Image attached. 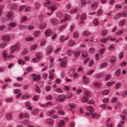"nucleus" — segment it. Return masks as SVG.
Listing matches in <instances>:
<instances>
[{
    "label": "nucleus",
    "mask_w": 127,
    "mask_h": 127,
    "mask_svg": "<svg viewBox=\"0 0 127 127\" xmlns=\"http://www.w3.org/2000/svg\"><path fill=\"white\" fill-rule=\"evenodd\" d=\"M121 73V71L119 69H117L115 72V75L116 76H119Z\"/></svg>",
    "instance_id": "nucleus-32"
},
{
    "label": "nucleus",
    "mask_w": 127,
    "mask_h": 127,
    "mask_svg": "<svg viewBox=\"0 0 127 127\" xmlns=\"http://www.w3.org/2000/svg\"><path fill=\"white\" fill-rule=\"evenodd\" d=\"M35 90L36 92L39 94H40L41 92V91L39 87L37 85L36 86Z\"/></svg>",
    "instance_id": "nucleus-27"
},
{
    "label": "nucleus",
    "mask_w": 127,
    "mask_h": 127,
    "mask_svg": "<svg viewBox=\"0 0 127 127\" xmlns=\"http://www.w3.org/2000/svg\"><path fill=\"white\" fill-rule=\"evenodd\" d=\"M110 74H108L105 77V81H107L110 78Z\"/></svg>",
    "instance_id": "nucleus-64"
},
{
    "label": "nucleus",
    "mask_w": 127,
    "mask_h": 127,
    "mask_svg": "<svg viewBox=\"0 0 127 127\" xmlns=\"http://www.w3.org/2000/svg\"><path fill=\"white\" fill-rule=\"evenodd\" d=\"M55 91L57 92L60 93H62L63 92L62 90L61 89L59 88H57L56 89Z\"/></svg>",
    "instance_id": "nucleus-56"
},
{
    "label": "nucleus",
    "mask_w": 127,
    "mask_h": 127,
    "mask_svg": "<svg viewBox=\"0 0 127 127\" xmlns=\"http://www.w3.org/2000/svg\"><path fill=\"white\" fill-rule=\"evenodd\" d=\"M107 32L106 30H104L102 32L101 35L102 36H105L107 34Z\"/></svg>",
    "instance_id": "nucleus-38"
},
{
    "label": "nucleus",
    "mask_w": 127,
    "mask_h": 127,
    "mask_svg": "<svg viewBox=\"0 0 127 127\" xmlns=\"http://www.w3.org/2000/svg\"><path fill=\"white\" fill-rule=\"evenodd\" d=\"M109 92V90L107 89L101 92V94L103 95H106L108 94Z\"/></svg>",
    "instance_id": "nucleus-31"
},
{
    "label": "nucleus",
    "mask_w": 127,
    "mask_h": 127,
    "mask_svg": "<svg viewBox=\"0 0 127 127\" xmlns=\"http://www.w3.org/2000/svg\"><path fill=\"white\" fill-rule=\"evenodd\" d=\"M116 61V58L114 56H113L109 61V62L112 64L114 63Z\"/></svg>",
    "instance_id": "nucleus-13"
},
{
    "label": "nucleus",
    "mask_w": 127,
    "mask_h": 127,
    "mask_svg": "<svg viewBox=\"0 0 127 127\" xmlns=\"http://www.w3.org/2000/svg\"><path fill=\"white\" fill-rule=\"evenodd\" d=\"M13 11H9L8 12L7 15L6 16V18L7 20H9L10 19H13Z\"/></svg>",
    "instance_id": "nucleus-5"
},
{
    "label": "nucleus",
    "mask_w": 127,
    "mask_h": 127,
    "mask_svg": "<svg viewBox=\"0 0 127 127\" xmlns=\"http://www.w3.org/2000/svg\"><path fill=\"white\" fill-rule=\"evenodd\" d=\"M109 48L110 51H113L114 49V45L113 44L110 45L109 47Z\"/></svg>",
    "instance_id": "nucleus-39"
},
{
    "label": "nucleus",
    "mask_w": 127,
    "mask_h": 127,
    "mask_svg": "<svg viewBox=\"0 0 127 127\" xmlns=\"http://www.w3.org/2000/svg\"><path fill=\"white\" fill-rule=\"evenodd\" d=\"M121 16V13H118L116 14V16L114 17V19H117L119 18Z\"/></svg>",
    "instance_id": "nucleus-26"
},
{
    "label": "nucleus",
    "mask_w": 127,
    "mask_h": 127,
    "mask_svg": "<svg viewBox=\"0 0 127 127\" xmlns=\"http://www.w3.org/2000/svg\"><path fill=\"white\" fill-rule=\"evenodd\" d=\"M89 52L90 53H93L95 51V49L94 48L92 47L90 48L89 49Z\"/></svg>",
    "instance_id": "nucleus-62"
},
{
    "label": "nucleus",
    "mask_w": 127,
    "mask_h": 127,
    "mask_svg": "<svg viewBox=\"0 0 127 127\" xmlns=\"http://www.w3.org/2000/svg\"><path fill=\"white\" fill-rule=\"evenodd\" d=\"M72 95V94L68 93L67 94L66 98H70Z\"/></svg>",
    "instance_id": "nucleus-60"
},
{
    "label": "nucleus",
    "mask_w": 127,
    "mask_h": 127,
    "mask_svg": "<svg viewBox=\"0 0 127 127\" xmlns=\"http://www.w3.org/2000/svg\"><path fill=\"white\" fill-rule=\"evenodd\" d=\"M103 75V74L102 73H99L97 74L95 76V77L97 78H101Z\"/></svg>",
    "instance_id": "nucleus-23"
},
{
    "label": "nucleus",
    "mask_w": 127,
    "mask_h": 127,
    "mask_svg": "<svg viewBox=\"0 0 127 127\" xmlns=\"http://www.w3.org/2000/svg\"><path fill=\"white\" fill-rule=\"evenodd\" d=\"M20 45L19 43L18 42L15 44L10 47V49L11 51L10 54H13L14 51L18 50L20 48Z\"/></svg>",
    "instance_id": "nucleus-1"
},
{
    "label": "nucleus",
    "mask_w": 127,
    "mask_h": 127,
    "mask_svg": "<svg viewBox=\"0 0 127 127\" xmlns=\"http://www.w3.org/2000/svg\"><path fill=\"white\" fill-rule=\"evenodd\" d=\"M64 18L65 19H66L67 20H69L70 19V16L68 15L65 14L64 15Z\"/></svg>",
    "instance_id": "nucleus-49"
},
{
    "label": "nucleus",
    "mask_w": 127,
    "mask_h": 127,
    "mask_svg": "<svg viewBox=\"0 0 127 127\" xmlns=\"http://www.w3.org/2000/svg\"><path fill=\"white\" fill-rule=\"evenodd\" d=\"M61 80V79L58 78H57L55 80V82L57 84H59L60 83Z\"/></svg>",
    "instance_id": "nucleus-54"
},
{
    "label": "nucleus",
    "mask_w": 127,
    "mask_h": 127,
    "mask_svg": "<svg viewBox=\"0 0 127 127\" xmlns=\"http://www.w3.org/2000/svg\"><path fill=\"white\" fill-rule=\"evenodd\" d=\"M2 55L3 58H4L5 59L8 56V54L6 53V52L5 51H3Z\"/></svg>",
    "instance_id": "nucleus-28"
},
{
    "label": "nucleus",
    "mask_w": 127,
    "mask_h": 127,
    "mask_svg": "<svg viewBox=\"0 0 127 127\" xmlns=\"http://www.w3.org/2000/svg\"><path fill=\"white\" fill-rule=\"evenodd\" d=\"M55 110H53L50 111L48 112L47 113V114L49 116H51L54 115L55 113Z\"/></svg>",
    "instance_id": "nucleus-21"
},
{
    "label": "nucleus",
    "mask_w": 127,
    "mask_h": 127,
    "mask_svg": "<svg viewBox=\"0 0 127 127\" xmlns=\"http://www.w3.org/2000/svg\"><path fill=\"white\" fill-rule=\"evenodd\" d=\"M66 96L63 94L60 95H59L57 98V100L60 102H62L65 99Z\"/></svg>",
    "instance_id": "nucleus-4"
},
{
    "label": "nucleus",
    "mask_w": 127,
    "mask_h": 127,
    "mask_svg": "<svg viewBox=\"0 0 127 127\" xmlns=\"http://www.w3.org/2000/svg\"><path fill=\"white\" fill-rule=\"evenodd\" d=\"M67 54L69 56L71 55L74 53V51L69 50L67 51Z\"/></svg>",
    "instance_id": "nucleus-33"
},
{
    "label": "nucleus",
    "mask_w": 127,
    "mask_h": 127,
    "mask_svg": "<svg viewBox=\"0 0 127 127\" xmlns=\"http://www.w3.org/2000/svg\"><path fill=\"white\" fill-rule=\"evenodd\" d=\"M121 16L122 17H126L127 16V11H125L121 13Z\"/></svg>",
    "instance_id": "nucleus-36"
},
{
    "label": "nucleus",
    "mask_w": 127,
    "mask_h": 127,
    "mask_svg": "<svg viewBox=\"0 0 127 127\" xmlns=\"http://www.w3.org/2000/svg\"><path fill=\"white\" fill-rule=\"evenodd\" d=\"M121 84L120 82L118 83V84L116 85L115 86V88L117 89H118L120 87V86H121Z\"/></svg>",
    "instance_id": "nucleus-58"
},
{
    "label": "nucleus",
    "mask_w": 127,
    "mask_h": 127,
    "mask_svg": "<svg viewBox=\"0 0 127 127\" xmlns=\"http://www.w3.org/2000/svg\"><path fill=\"white\" fill-rule=\"evenodd\" d=\"M98 21L97 19H94L93 21V24H95V26L98 25Z\"/></svg>",
    "instance_id": "nucleus-48"
},
{
    "label": "nucleus",
    "mask_w": 127,
    "mask_h": 127,
    "mask_svg": "<svg viewBox=\"0 0 127 127\" xmlns=\"http://www.w3.org/2000/svg\"><path fill=\"white\" fill-rule=\"evenodd\" d=\"M40 78V75H35L32 77V79L33 80L35 81L39 80Z\"/></svg>",
    "instance_id": "nucleus-20"
},
{
    "label": "nucleus",
    "mask_w": 127,
    "mask_h": 127,
    "mask_svg": "<svg viewBox=\"0 0 127 127\" xmlns=\"http://www.w3.org/2000/svg\"><path fill=\"white\" fill-rule=\"evenodd\" d=\"M39 110L37 109H35L33 110L32 113L33 114H38V113Z\"/></svg>",
    "instance_id": "nucleus-34"
},
{
    "label": "nucleus",
    "mask_w": 127,
    "mask_h": 127,
    "mask_svg": "<svg viewBox=\"0 0 127 127\" xmlns=\"http://www.w3.org/2000/svg\"><path fill=\"white\" fill-rule=\"evenodd\" d=\"M40 5L39 3H36L35 4V8L36 9H37L40 7Z\"/></svg>",
    "instance_id": "nucleus-52"
},
{
    "label": "nucleus",
    "mask_w": 127,
    "mask_h": 127,
    "mask_svg": "<svg viewBox=\"0 0 127 127\" xmlns=\"http://www.w3.org/2000/svg\"><path fill=\"white\" fill-rule=\"evenodd\" d=\"M88 97L84 96H83L82 98V101L84 103H85L88 102Z\"/></svg>",
    "instance_id": "nucleus-24"
},
{
    "label": "nucleus",
    "mask_w": 127,
    "mask_h": 127,
    "mask_svg": "<svg viewBox=\"0 0 127 127\" xmlns=\"http://www.w3.org/2000/svg\"><path fill=\"white\" fill-rule=\"evenodd\" d=\"M17 62L18 64L19 65H23L25 63V62L24 61L21 59H19L17 61Z\"/></svg>",
    "instance_id": "nucleus-19"
},
{
    "label": "nucleus",
    "mask_w": 127,
    "mask_h": 127,
    "mask_svg": "<svg viewBox=\"0 0 127 127\" xmlns=\"http://www.w3.org/2000/svg\"><path fill=\"white\" fill-rule=\"evenodd\" d=\"M94 85L95 86L98 87H99L101 86L99 82H96L94 83Z\"/></svg>",
    "instance_id": "nucleus-30"
},
{
    "label": "nucleus",
    "mask_w": 127,
    "mask_h": 127,
    "mask_svg": "<svg viewBox=\"0 0 127 127\" xmlns=\"http://www.w3.org/2000/svg\"><path fill=\"white\" fill-rule=\"evenodd\" d=\"M115 83V81L112 82H109L107 83L106 85L108 87H109L111 86L112 85L114 84Z\"/></svg>",
    "instance_id": "nucleus-43"
},
{
    "label": "nucleus",
    "mask_w": 127,
    "mask_h": 127,
    "mask_svg": "<svg viewBox=\"0 0 127 127\" xmlns=\"http://www.w3.org/2000/svg\"><path fill=\"white\" fill-rule=\"evenodd\" d=\"M65 123V121L64 120H61L59 124L58 127H62L64 126Z\"/></svg>",
    "instance_id": "nucleus-18"
},
{
    "label": "nucleus",
    "mask_w": 127,
    "mask_h": 127,
    "mask_svg": "<svg viewBox=\"0 0 127 127\" xmlns=\"http://www.w3.org/2000/svg\"><path fill=\"white\" fill-rule=\"evenodd\" d=\"M40 31L39 30H37L35 31L34 33V36L35 37H36L38 34L40 33Z\"/></svg>",
    "instance_id": "nucleus-53"
},
{
    "label": "nucleus",
    "mask_w": 127,
    "mask_h": 127,
    "mask_svg": "<svg viewBox=\"0 0 127 127\" xmlns=\"http://www.w3.org/2000/svg\"><path fill=\"white\" fill-rule=\"evenodd\" d=\"M125 23V21L124 20H120L119 23V24L120 26H122Z\"/></svg>",
    "instance_id": "nucleus-57"
},
{
    "label": "nucleus",
    "mask_w": 127,
    "mask_h": 127,
    "mask_svg": "<svg viewBox=\"0 0 127 127\" xmlns=\"http://www.w3.org/2000/svg\"><path fill=\"white\" fill-rule=\"evenodd\" d=\"M91 33L87 31H85L83 32L82 34L85 36H87L90 35Z\"/></svg>",
    "instance_id": "nucleus-25"
},
{
    "label": "nucleus",
    "mask_w": 127,
    "mask_h": 127,
    "mask_svg": "<svg viewBox=\"0 0 127 127\" xmlns=\"http://www.w3.org/2000/svg\"><path fill=\"white\" fill-rule=\"evenodd\" d=\"M28 49H25L21 53L22 55H24L28 53Z\"/></svg>",
    "instance_id": "nucleus-37"
},
{
    "label": "nucleus",
    "mask_w": 127,
    "mask_h": 127,
    "mask_svg": "<svg viewBox=\"0 0 127 127\" xmlns=\"http://www.w3.org/2000/svg\"><path fill=\"white\" fill-rule=\"evenodd\" d=\"M37 45L36 44H34L31 47V50H33L35 49V48H36L37 47Z\"/></svg>",
    "instance_id": "nucleus-51"
},
{
    "label": "nucleus",
    "mask_w": 127,
    "mask_h": 127,
    "mask_svg": "<svg viewBox=\"0 0 127 127\" xmlns=\"http://www.w3.org/2000/svg\"><path fill=\"white\" fill-rule=\"evenodd\" d=\"M30 97L26 94H24L22 96V98L23 99H25L26 98H28Z\"/></svg>",
    "instance_id": "nucleus-61"
},
{
    "label": "nucleus",
    "mask_w": 127,
    "mask_h": 127,
    "mask_svg": "<svg viewBox=\"0 0 127 127\" xmlns=\"http://www.w3.org/2000/svg\"><path fill=\"white\" fill-rule=\"evenodd\" d=\"M68 36H67L65 38H64V35L61 36L60 38V40L62 42H63L64 40H68Z\"/></svg>",
    "instance_id": "nucleus-9"
},
{
    "label": "nucleus",
    "mask_w": 127,
    "mask_h": 127,
    "mask_svg": "<svg viewBox=\"0 0 127 127\" xmlns=\"http://www.w3.org/2000/svg\"><path fill=\"white\" fill-rule=\"evenodd\" d=\"M10 37L8 34L4 35L2 37V40L5 42H9L10 40Z\"/></svg>",
    "instance_id": "nucleus-2"
},
{
    "label": "nucleus",
    "mask_w": 127,
    "mask_h": 127,
    "mask_svg": "<svg viewBox=\"0 0 127 127\" xmlns=\"http://www.w3.org/2000/svg\"><path fill=\"white\" fill-rule=\"evenodd\" d=\"M5 118H6L10 120L12 118V117L11 114L9 113H7L5 115Z\"/></svg>",
    "instance_id": "nucleus-22"
},
{
    "label": "nucleus",
    "mask_w": 127,
    "mask_h": 127,
    "mask_svg": "<svg viewBox=\"0 0 127 127\" xmlns=\"http://www.w3.org/2000/svg\"><path fill=\"white\" fill-rule=\"evenodd\" d=\"M82 79L83 82L85 84H87L89 82V78L87 77H86L85 75L83 77Z\"/></svg>",
    "instance_id": "nucleus-10"
},
{
    "label": "nucleus",
    "mask_w": 127,
    "mask_h": 127,
    "mask_svg": "<svg viewBox=\"0 0 127 127\" xmlns=\"http://www.w3.org/2000/svg\"><path fill=\"white\" fill-rule=\"evenodd\" d=\"M86 17V15L85 14H83L81 17V19L82 20H84Z\"/></svg>",
    "instance_id": "nucleus-50"
},
{
    "label": "nucleus",
    "mask_w": 127,
    "mask_h": 127,
    "mask_svg": "<svg viewBox=\"0 0 127 127\" xmlns=\"http://www.w3.org/2000/svg\"><path fill=\"white\" fill-rule=\"evenodd\" d=\"M46 54L48 55L51 53L52 51L53 50V47L51 45L49 46L46 48Z\"/></svg>",
    "instance_id": "nucleus-6"
},
{
    "label": "nucleus",
    "mask_w": 127,
    "mask_h": 127,
    "mask_svg": "<svg viewBox=\"0 0 127 127\" xmlns=\"http://www.w3.org/2000/svg\"><path fill=\"white\" fill-rule=\"evenodd\" d=\"M60 66L63 67H64L66 66V64L63 61L60 62Z\"/></svg>",
    "instance_id": "nucleus-46"
},
{
    "label": "nucleus",
    "mask_w": 127,
    "mask_h": 127,
    "mask_svg": "<svg viewBox=\"0 0 127 127\" xmlns=\"http://www.w3.org/2000/svg\"><path fill=\"white\" fill-rule=\"evenodd\" d=\"M51 21L52 24L54 25H56L58 24V21L56 19H51Z\"/></svg>",
    "instance_id": "nucleus-17"
},
{
    "label": "nucleus",
    "mask_w": 127,
    "mask_h": 127,
    "mask_svg": "<svg viewBox=\"0 0 127 127\" xmlns=\"http://www.w3.org/2000/svg\"><path fill=\"white\" fill-rule=\"evenodd\" d=\"M50 7L51 8V11L52 12L54 11L55 10H56L57 8V7H55L54 5L50 6Z\"/></svg>",
    "instance_id": "nucleus-44"
},
{
    "label": "nucleus",
    "mask_w": 127,
    "mask_h": 127,
    "mask_svg": "<svg viewBox=\"0 0 127 127\" xmlns=\"http://www.w3.org/2000/svg\"><path fill=\"white\" fill-rule=\"evenodd\" d=\"M102 11L101 9L98 10L97 12V15L98 16L101 15L102 13Z\"/></svg>",
    "instance_id": "nucleus-47"
},
{
    "label": "nucleus",
    "mask_w": 127,
    "mask_h": 127,
    "mask_svg": "<svg viewBox=\"0 0 127 127\" xmlns=\"http://www.w3.org/2000/svg\"><path fill=\"white\" fill-rule=\"evenodd\" d=\"M52 34V31L50 29H48L46 30L45 32V34L46 36H50Z\"/></svg>",
    "instance_id": "nucleus-7"
},
{
    "label": "nucleus",
    "mask_w": 127,
    "mask_h": 127,
    "mask_svg": "<svg viewBox=\"0 0 127 127\" xmlns=\"http://www.w3.org/2000/svg\"><path fill=\"white\" fill-rule=\"evenodd\" d=\"M83 95H86V96L88 97L90 96V92L89 91L86 90L83 91Z\"/></svg>",
    "instance_id": "nucleus-16"
},
{
    "label": "nucleus",
    "mask_w": 127,
    "mask_h": 127,
    "mask_svg": "<svg viewBox=\"0 0 127 127\" xmlns=\"http://www.w3.org/2000/svg\"><path fill=\"white\" fill-rule=\"evenodd\" d=\"M46 26V24L44 22H41L40 24L39 27L40 28L42 29L45 28Z\"/></svg>",
    "instance_id": "nucleus-14"
},
{
    "label": "nucleus",
    "mask_w": 127,
    "mask_h": 127,
    "mask_svg": "<svg viewBox=\"0 0 127 127\" xmlns=\"http://www.w3.org/2000/svg\"><path fill=\"white\" fill-rule=\"evenodd\" d=\"M107 65V63L106 62H105L101 64L100 67L101 68H103L106 67Z\"/></svg>",
    "instance_id": "nucleus-42"
},
{
    "label": "nucleus",
    "mask_w": 127,
    "mask_h": 127,
    "mask_svg": "<svg viewBox=\"0 0 127 127\" xmlns=\"http://www.w3.org/2000/svg\"><path fill=\"white\" fill-rule=\"evenodd\" d=\"M109 38H108L107 37L106 38L101 39L100 40L102 42L105 43L107 41L109 40Z\"/></svg>",
    "instance_id": "nucleus-29"
},
{
    "label": "nucleus",
    "mask_w": 127,
    "mask_h": 127,
    "mask_svg": "<svg viewBox=\"0 0 127 127\" xmlns=\"http://www.w3.org/2000/svg\"><path fill=\"white\" fill-rule=\"evenodd\" d=\"M66 27V24L63 25H62L60 27V30L62 31Z\"/></svg>",
    "instance_id": "nucleus-40"
},
{
    "label": "nucleus",
    "mask_w": 127,
    "mask_h": 127,
    "mask_svg": "<svg viewBox=\"0 0 127 127\" xmlns=\"http://www.w3.org/2000/svg\"><path fill=\"white\" fill-rule=\"evenodd\" d=\"M87 109L90 112H93L94 111V108L93 107L91 106H88L87 107Z\"/></svg>",
    "instance_id": "nucleus-41"
},
{
    "label": "nucleus",
    "mask_w": 127,
    "mask_h": 127,
    "mask_svg": "<svg viewBox=\"0 0 127 127\" xmlns=\"http://www.w3.org/2000/svg\"><path fill=\"white\" fill-rule=\"evenodd\" d=\"M91 117L93 118H98V115L96 113H94L91 116Z\"/></svg>",
    "instance_id": "nucleus-45"
},
{
    "label": "nucleus",
    "mask_w": 127,
    "mask_h": 127,
    "mask_svg": "<svg viewBox=\"0 0 127 127\" xmlns=\"http://www.w3.org/2000/svg\"><path fill=\"white\" fill-rule=\"evenodd\" d=\"M59 114L61 115H63L64 114V113L63 110H61L58 111Z\"/></svg>",
    "instance_id": "nucleus-63"
},
{
    "label": "nucleus",
    "mask_w": 127,
    "mask_h": 127,
    "mask_svg": "<svg viewBox=\"0 0 127 127\" xmlns=\"http://www.w3.org/2000/svg\"><path fill=\"white\" fill-rule=\"evenodd\" d=\"M36 55L38 56L32 59V61L33 63H36L38 62L40 60V57L42 56L41 54L40 53H37Z\"/></svg>",
    "instance_id": "nucleus-3"
},
{
    "label": "nucleus",
    "mask_w": 127,
    "mask_h": 127,
    "mask_svg": "<svg viewBox=\"0 0 127 127\" xmlns=\"http://www.w3.org/2000/svg\"><path fill=\"white\" fill-rule=\"evenodd\" d=\"M16 25L17 24L15 22H11L8 24H7L8 26L11 28L15 27Z\"/></svg>",
    "instance_id": "nucleus-12"
},
{
    "label": "nucleus",
    "mask_w": 127,
    "mask_h": 127,
    "mask_svg": "<svg viewBox=\"0 0 127 127\" xmlns=\"http://www.w3.org/2000/svg\"><path fill=\"white\" fill-rule=\"evenodd\" d=\"M75 43V42L74 40H71L68 41L67 43V45L68 46H70L74 45Z\"/></svg>",
    "instance_id": "nucleus-15"
},
{
    "label": "nucleus",
    "mask_w": 127,
    "mask_h": 127,
    "mask_svg": "<svg viewBox=\"0 0 127 127\" xmlns=\"http://www.w3.org/2000/svg\"><path fill=\"white\" fill-rule=\"evenodd\" d=\"M80 51H76L74 53V56L76 57H77L79 56L80 55Z\"/></svg>",
    "instance_id": "nucleus-35"
},
{
    "label": "nucleus",
    "mask_w": 127,
    "mask_h": 127,
    "mask_svg": "<svg viewBox=\"0 0 127 127\" xmlns=\"http://www.w3.org/2000/svg\"><path fill=\"white\" fill-rule=\"evenodd\" d=\"M88 55V54L87 52H84L82 54V57L85 58Z\"/></svg>",
    "instance_id": "nucleus-55"
},
{
    "label": "nucleus",
    "mask_w": 127,
    "mask_h": 127,
    "mask_svg": "<svg viewBox=\"0 0 127 127\" xmlns=\"http://www.w3.org/2000/svg\"><path fill=\"white\" fill-rule=\"evenodd\" d=\"M52 96L51 95H49L46 97V99L47 100H51L52 99Z\"/></svg>",
    "instance_id": "nucleus-59"
},
{
    "label": "nucleus",
    "mask_w": 127,
    "mask_h": 127,
    "mask_svg": "<svg viewBox=\"0 0 127 127\" xmlns=\"http://www.w3.org/2000/svg\"><path fill=\"white\" fill-rule=\"evenodd\" d=\"M46 121L47 124L51 125H53L54 124L53 121L51 119L47 118L46 119Z\"/></svg>",
    "instance_id": "nucleus-8"
},
{
    "label": "nucleus",
    "mask_w": 127,
    "mask_h": 127,
    "mask_svg": "<svg viewBox=\"0 0 127 127\" xmlns=\"http://www.w3.org/2000/svg\"><path fill=\"white\" fill-rule=\"evenodd\" d=\"M97 7L98 3L96 2H94L91 5V7L93 9H96Z\"/></svg>",
    "instance_id": "nucleus-11"
}]
</instances>
